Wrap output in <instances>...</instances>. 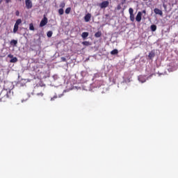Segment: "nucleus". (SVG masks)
I'll use <instances>...</instances> for the list:
<instances>
[{
  "mask_svg": "<svg viewBox=\"0 0 178 178\" xmlns=\"http://www.w3.org/2000/svg\"><path fill=\"white\" fill-rule=\"evenodd\" d=\"M9 92H10V90H8L6 89H4L1 91L0 95L1 97H3V95H4V97H6V98H8L9 97Z\"/></svg>",
  "mask_w": 178,
  "mask_h": 178,
  "instance_id": "f257e3e1",
  "label": "nucleus"
},
{
  "mask_svg": "<svg viewBox=\"0 0 178 178\" xmlns=\"http://www.w3.org/2000/svg\"><path fill=\"white\" fill-rule=\"evenodd\" d=\"M129 13L130 15V20L131 22H134L135 18H134V10H133V8H130L129 9Z\"/></svg>",
  "mask_w": 178,
  "mask_h": 178,
  "instance_id": "f03ea898",
  "label": "nucleus"
},
{
  "mask_svg": "<svg viewBox=\"0 0 178 178\" xmlns=\"http://www.w3.org/2000/svg\"><path fill=\"white\" fill-rule=\"evenodd\" d=\"M99 6L102 8L104 9L105 8H108L109 6V1H104L102 3L99 4Z\"/></svg>",
  "mask_w": 178,
  "mask_h": 178,
  "instance_id": "7ed1b4c3",
  "label": "nucleus"
},
{
  "mask_svg": "<svg viewBox=\"0 0 178 178\" xmlns=\"http://www.w3.org/2000/svg\"><path fill=\"white\" fill-rule=\"evenodd\" d=\"M25 4L27 9H31L33 8L31 0H25Z\"/></svg>",
  "mask_w": 178,
  "mask_h": 178,
  "instance_id": "20e7f679",
  "label": "nucleus"
},
{
  "mask_svg": "<svg viewBox=\"0 0 178 178\" xmlns=\"http://www.w3.org/2000/svg\"><path fill=\"white\" fill-rule=\"evenodd\" d=\"M47 23H48V19H47V17H44V19H42L40 22V26L44 27V26H45Z\"/></svg>",
  "mask_w": 178,
  "mask_h": 178,
  "instance_id": "39448f33",
  "label": "nucleus"
},
{
  "mask_svg": "<svg viewBox=\"0 0 178 178\" xmlns=\"http://www.w3.org/2000/svg\"><path fill=\"white\" fill-rule=\"evenodd\" d=\"M142 17H143V13L138 12L136 17V22H141Z\"/></svg>",
  "mask_w": 178,
  "mask_h": 178,
  "instance_id": "423d86ee",
  "label": "nucleus"
},
{
  "mask_svg": "<svg viewBox=\"0 0 178 178\" xmlns=\"http://www.w3.org/2000/svg\"><path fill=\"white\" fill-rule=\"evenodd\" d=\"M154 12L156 15H159L160 16H162V15H163L162 10H159V8H154Z\"/></svg>",
  "mask_w": 178,
  "mask_h": 178,
  "instance_id": "0eeeda50",
  "label": "nucleus"
},
{
  "mask_svg": "<svg viewBox=\"0 0 178 178\" xmlns=\"http://www.w3.org/2000/svg\"><path fill=\"white\" fill-rule=\"evenodd\" d=\"M84 19H85V22H90V20H91V14L88 13V14L85 16Z\"/></svg>",
  "mask_w": 178,
  "mask_h": 178,
  "instance_id": "6e6552de",
  "label": "nucleus"
},
{
  "mask_svg": "<svg viewBox=\"0 0 178 178\" xmlns=\"http://www.w3.org/2000/svg\"><path fill=\"white\" fill-rule=\"evenodd\" d=\"M139 81H141L142 83H145V76H140L138 77Z\"/></svg>",
  "mask_w": 178,
  "mask_h": 178,
  "instance_id": "1a4fd4ad",
  "label": "nucleus"
},
{
  "mask_svg": "<svg viewBox=\"0 0 178 178\" xmlns=\"http://www.w3.org/2000/svg\"><path fill=\"white\" fill-rule=\"evenodd\" d=\"M17 30H19V26L18 25H14V29H13L14 34H16V33H17Z\"/></svg>",
  "mask_w": 178,
  "mask_h": 178,
  "instance_id": "9d476101",
  "label": "nucleus"
},
{
  "mask_svg": "<svg viewBox=\"0 0 178 178\" xmlns=\"http://www.w3.org/2000/svg\"><path fill=\"white\" fill-rule=\"evenodd\" d=\"M81 37L82 38H87V37H88V32H83L81 34Z\"/></svg>",
  "mask_w": 178,
  "mask_h": 178,
  "instance_id": "9b49d317",
  "label": "nucleus"
},
{
  "mask_svg": "<svg viewBox=\"0 0 178 178\" xmlns=\"http://www.w3.org/2000/svg\"><path fill=\"white\" fill-rule=\"evenodd\" d=\"M10 63H16L17 62V58L14 57L10 60Z\"/></svg>",
  "mask_w": 178,
  "mask_h": 178,
  "instance_id": "f8f14e48",
  "label": "nucleus"
},
{
  "mask_svg": "<svg viewBox=\"0 0 178 178\" xmlns=\"http://www.w3.org/2000/svg\"><path fill=\"white\" fill-rule=\"evenodd\" d=\"M29 30H31V31H34L35 29H34V25L33 24V23H31L29 24Z\"/></svg>",
  "mask_w": 178,
  "mask_h": 178,
  "instance_id": "ddd939ff",
  "label": "nucleus"
},
{
  "mask_svg": "<svg viewBox=\"0 0 178 178\" xmlns=\"http://www.w3.org/2000/svg\"><path fill=\"white\" fill-rule=\"evenodd\" d=\"M21 23H22V19H18L16 21L15 25V26H19Z\"/></svg>",
  "mask_w": 178,
  "mask_h": 178,
  "instance_id": "4468645a",
  "label": "nucleus"
},
{
  "mask_svg": "<svg viewBox=\"0 0 178 178\" xmlns=\"http://www.w3.org/2000/svg\"><path fill=\"white\" fill-rule=\"evenodd\" d=\"M151 30H152V31H156V25H152L151 26Z\"/></svg>",
  "mask_w": 178,
  "mask_h": 178,
  "instance_id": "2eb2a0df",
  "label": "nucleus"
},
{
  "mask_svg": "<svg viewBox=\"0 0 178 178\" xmlns=\"http://www.w3.org/2000/svg\"><path fill=\"white\" fill-rule=\"evenodd\" d=\"M82 44H83V45H86V47L91 45V43H90L89 42H87V41L83 42Z\"/></svg>",
  "mask_w": 178,
  "mask_h": 178,
  "instance_id": "dca6fc26",
  "label": "nucleus"
},
{
  "mask_svg": "<svg viewBox=\"0 0 178 178\" xmlns=\"http://www.w3.org/2000/svg\"><path fill=\"white\" fill-rule=\"evenodd\" d=\"M118 52V49H114V50L111 51V55H117Z\"/></svg>",
  "mask_w": 178,
  "mask_h": 178,
  "instance_id": "f3484780",
  "label": "nucleus"
},
{
  "mask_svg": "<svg viewBox=\"0 0 178 178\" xmlns=\"http://www.w3.org/2000/svg\"><path fill=\"white\" fill-rule=\"evenodd\" d=\"M70 10H72V8H67L65 10V13H66V15H69V13H70Z\"/></svg>",
  "mask_w": 178,
  "mask_h": 178,
  "instance_id": "a211bd4d",
  "label": "nucleus"
},
{
  "mask_svg": "<svg viewBox=\"0 0 178 178\" xmlns=\"http://www.w3.org/2000/svg\"><path fill=\"white\" fill-rule=\"evenodd\" d=\"M58 13H59V15H63V13H64L63 8H60L58 10Z\"/></svg>",
  "mask_w": 178,
  "mask_h": 178,
  "instance_id": "6ab92c4d",
  "label": "nucleus"
},
{
  "mask_svg": "<svg viewBox=\"0 0 178 178\" xmlns=\"http://www.w3.org/2000/svg\"><path fill=\"white\" fill-rule=\"evenodd\" d=\"M10 44H13L14 45H16L17 44V40H11Z\"/></svg>",
  "mask_w": 178,
  "mask_h": 178,
  "instance_id": "aec40b11",
  "label": "nucleus"
},
{
  "mask_svg": "<svg viewBox=\"0 0 178 178\" xmlns=\"http://www.w3.org/2000/svg\"><path fill=\"white\" fill-rule=\"evenodd\" d=\"M47 37H49V38L52 37V31H48L47 32Z\"/></svg>",
  "mask_w": 178,
  "mask_h": 178,
  "instance_id": "412c9836",
  "label": "nucleus"
},
{
  "mask_svg": "<svg viewBox=\"0 0 178 178\" xmlns=\"http://www.w3.org/2000/svg\"><path fill=\"white\" fill-rule=\"evenodd\" d=\"M95 37L99 38L101 37V33L100 32H97L95 34Z\"/></svg>",
  "mask_w": 178,
  "mask_h": 178,
  "instance_id": "4be33fe9",
  "label": "nucleus"
},
{
  "mask_svg": "<svg viewBox=\"0 0 178 178\" xmlns=\"http://www.w3.org/2000/svg\"><path fill=\"white\" fill-rule=\"evenodd\" d=\"M65 3H61L60 4V8H61V9H63V8H65Z\"/></svg>",
  "mask_w": 178,
  "mask_h": 178,
  "instance_id": "5701e85b",
  "label": "nucleus"
},
{
  "mask_svg": "<svg viewBox=\"0 0 178 178\" xmlns=\"http://www.w3.org/2000/svg\"><path fill=\"white\" fill-rule=\"evenodd\" d=\"M141 13H143L144 15H146L147 11H146L145 10H143L141 12Z\"/></svg>",
  "mask_w": 178,
  "mask_h": 178,
  "instance_id": "b1692460",
  "label": "nucleus"
},
{
  "mask_svg": "<svg viewBox=\"0 0 178 178\" xmlns=\"http://www.w3.org/2000/svg\"><path fill=\"white\" fill-rule=\"evenodd\" d=\"M8 58H13V55L9 54V55L8 56Z\"/></svg>",
  "mask_w": 178,
  "mask_h": 178,
  "instance_id": "393cba45",
  "label": "nucleus"
},
{
  "mask_svg": "<svg viewBox=\"0 0 178 178\" xmlns=\"http://www.w3.org/2000/svg\"><path fill=\"white\" fill-rule=\"evenodd\" d=\"M6 2L7 3H9V2H10V0H6Z\"/></svg>",
  "mask_w": 178,
  "mask_h": 178,
  "instance_id": "a878e982",
  "label": "nucleus"
},
{
  "mask_svg": "<svg viewBox=\"0 0 178 178\" xmlns=\"http://www.w3.org/2000/svg\"><path fill=\"white\" fill-rule=\"evenodd\" d=\"M16 15H17V16H19V11H17V12H16Z\"/></svg>",
  "mask_w": 178,
  "mask_h": 178,
  "instance_id": "bb28decb",
  "label": "nucleus"
},
{
  "mask_svg": "<svg viewBox=\"0 0 178 178\" xmlns=\"http://www.w3.org/2000/svg\"><path fill=\"white\" fill-rule=\"evenodd\" d=\"M55 98H56V97H54V98H51V101H54V99H55Z\"/></svg>",
  "mask_w": 178,
  "mask_h": 178,
  "instance_id": "cd10ccee",
  "label": "nucleus"
},
{
  "mask_svg": "<svg viewBox=\"0 0 178 178\" xmlns=\"http://www.w3.org/2000/svg\"><path fill=\"white\" fill-rule=\"evenodd\" d=\"M149 56L152 57V55H151V54H149Z\"/></svg>",
  "mask_w": 178,
  "mask_h": 178,
  "instance_id": "c85d7f7f",
  "label": "nucleus"
},
{
  "mask_svg": "<svg viewBox=\"0 0 178 178\" xmlns=\"http://www.w3.org/2000/svg\"><path fill=\"white\" fill-rule=\"evenodd\" d=\"M149 56L152 57V55H151V54H149Z\"/></svg>",
  "mask_w": 178,
  "mask_h": 178,
  "instance_id": "c756f323",
  "label": "nucleus"
},
{
  "mask_svg": "<svg viewBox=\"0 0 178 178\" xmlns=\"http://www.w3.org/2000/svg\"><path fill=\"white\" fill-rule=\"evenodd\" d=\"M63 60H65V58H63Z\"/></svg>",
  "mask_w": 178,
  "mask_h": 178,
  "instance_id": "7c9ffc66",
  "label": "nucleus"
},
{
  "mask_svg": "<svg viewBox=\"0 0 178 178\" xmlns=\"http://www.w3.org/2000/svg\"><path fill=\"white\" fill-rule=\"evenodd\" d=\"M42 96V93L40 94Z\"/></svg>",
  "mask_w": 178,
  "mask_h": 178,
  "instance_id": "2f4dec72",
  "label": "nucleus"
}]
</instances>
